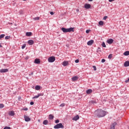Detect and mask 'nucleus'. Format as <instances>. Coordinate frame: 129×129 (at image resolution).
<instances>
[{
	"label": "nucleus",
	"instance_id": "nucleus-1",
	"mask_svg": "<svg viewBox=\"0 0 129 129\" xmlns=\"http://www.w3.org/2000/svg\"><path fill=\"white\" fill-rule=\"evenodd\" d=\"M107 112L103 110H97L95 111L94 114L97 117H103L106 115Z\"/></svg>",
	"mask_w": 129,
	"mask_h": 129
},
{
	"label": "nucleus",
	"instance_id": "nucleus-2",
	"mask_svg": "<svg viewBox=\"0 0 129 129\" xmlns=\"http://www.w3.org/2000/svg\"><path fill=\"white\" fill-rule=\"evenodd\" d=\"M61 31L63 33H70L71 32H74V28H65L64 27L61 28Z\"/></svg>",
	"mask_w": 129,
	"mask_h": 129
},
{
	"label": "nucleus",
	"instance_id": "nucleus-3",
	"mask_svg": "<svg viewBox=\"0 0 129 129\" xmlns=\"http://www.w3.org/2000/svg\"><path fill=\"white\" fill-rule=\"evenodd\" d=\"M54 128H64V125L62 123H59L54 126Z\"/></svg>",
	"mask_w": 129,
	"mask_h": 129
},
{
	"label": "nucleus",
	"instance_id": "nucleus-4",
	"mask_svg": "<svg viewBox=\"0 0 129 129\" xmlns=\"http://www.w3.org/2000/svg\"><path fill=\"white\" fill-rule=\"evenodd\" d=\"M55 60V56H50L48 58V61L49 63H53Z\"/></svg>",
	"mask_w": 129,
	"mask_h": 129
},
{
	"label": "nucleus",
	"instance_id": "nucleus-5",
	"mask_svg": "<svg viewBox=\"0 0 129 129\" xmlns=\"http://www.w3.org/2000/svg\"><path fill=\"white\" fill-rule=\"evenodd\" d=\"M43 95H44L43 94H42V93H39L37 95L33 97L32 98L33 99H37V98H39V97H40V96H43Z\"/></svg>",
	"mask_w": 129,
	"mask_h": 129
},
{
	"label": "nucleus",
	"instance_id": "nucleus-6",
	"mask_svg": "<svg viewBox=\"0 0 129 129\" xmlns=\"http://www.w3.org/2000/svg\"><path fill=\"white\" fill-rule=\"evenodd\" d=\"M1 73H6V72H9V70L8 69H3L0 70Z\"/></svg>",
	"mask_w": 129,
	"mask_h": 129
},
{
	"label": "nucleus",
	"instance_id": "nucleus-7",
	"mask_svg": "<svg viewBox=\"0 0 129 129\" xmlns=\"http://www.w3.org/2000/svg\"><path fill=\"white\" fill-rule=\"evenodd\" d=\"M85 9H86L87 10H88L91 8V5L90 4H86L84 6Z\"/></svg>",
	"mask_w": 129,
	"mask_h": 129
},
{
	"label": "nucleus",
	"instance_id": "nucleus-8",
	"mask_svg": "<svg viewBox=\"0 0 129 129\" xmlns=\"http://www.w3.org/2000/svg\"><path fill=\"white\" fill-rule=\"evenodd\" d=\"M24 119L25 121H31V118L27 115H24Z\"/></svg>",
	"mask_w": 129,
	"mask_h": 129
},
{
	"label": "nucleus",
	"instance_id": "nucleus-9",
	"mask_svg": "<svg viewBox=\"0 0 129 129\" xmlns=\"http://www.w3.org/2000/svg\"><path fill=\"white\" fill-rule=\"evenodd\" d=\"M8 114L10 116H14L15 115V112L14 111H10L8 112Z\"/></svg>",
	"mask_w": 129,
	"mask_h": 129
},
{
	"label": "nucleus",
	"instance_id": "nucleus-10",
	"mask_svg": "<svg viewBox=\"0 0 129 129\" xmlns=\"http://www.w3.org/2000/svg\"><path fill=\"white\" fill-rule=\"evenodd\" d=\"M94 43V41H93V40H90L87 42V45H88V46H91L92 45V44H93Z\"/></svg>",
	"mask_w": 129,
	"mask_h": 129
},
{
	"label": "nucleus",
	"instance_id": "nucleus-11",
	"mask_svg": "<svg viewBox=\"0 0 129 129\" xmlns=\"http://www.w3.org/2000/svg\"><path fill=\"white\" fill-rule=\"evenodd\" d=\"M34 63L35 64H40V63H41V61L40 60V59L36 58L34 60Z\"/></svg>",
	"mask_w": 129,
	"mask_h": 129
},
{
	"label": "nucleus",
	"instance_id": "nucleus-12",
	"mask_svg": "<svg viewBox=\"0 0 129 129\" xmlns=\"http://www.w3.org/2000/svg\"><path fill=\"white\" fill-rule=\"evenodd\" d=\"M72 80L73 82H74V81H77V80H78V77L77 76H75L74 77L72 78Z\"/></svg>",
	"mask_w": 129,
	"mask_h": 129
},
{
	"label": "nucleus",
	"instance_id": "nucleus-13",
	"mask_svg": "<svg viewBox=\"0 0 129 129\" xmlns=\"http://www.w3.org/2000/svg\"><path fill=\"white\" fill-rule=\"evenodd\" d=\"M115 125H116V123L114 122L111 125L110 129H114L115 128Z\"/></svg>",
	"mask_w": 129,
	"mask_h": 129
},
{
	"label": "nucleus",
	"instance_id": "nucleus-14",
	"mask_svg": "<svg viewBox=\"0 0 129 129\" xmlns=\"http://www.w3.org/2000/svg\"><path fill=\"white\" fill-rule=\"evenodd\" d=\"M107 42L108 43V44H112L113 43V39H109L107 40Z\"/></svg>",
	"mask_w": 129,
	"mask_h": 129
},
{
	"label": "nucleus",
	"instance_id": "nucleus-15",
	"mask_svg": "<svg viewBox=\"0 0 129 129\" xmlns=\"http://www.w3.org/2000/svg\"><path fill=\"white\" fill-rule=\"evenodd\" d=\"M90 103H91V104H95L96 103H97V100H93L90 101Z\"/></svg>",
	"mask_w": 129,
	"mask_h": 129
},
{
	"label": "nucleus",
	"instance_id": "nucleus-16",
	"mask_svg": "<svg viewBox=\"0 0 129 129\" xmlns=\"http://www.w3.org/2000/svg\"><path fill=\"white\" fill-rule=\"evenodd\" d=\"M79 115H77V116H75L74 118H72L73 120H78L79 119Z\"/></svg>",
	"mask_w": 129,
	"mask_h": 129
},
{
	"label": "nucleus",
	"instance_id": "nucleus-17",
	"mask_svg": "<svg viewBox=\"0 0 129 129\" xmlns=\"http://www.w3.org/2000/svg\"><path fill=\"white\" fill-rule=\"evenodd\" d=\"M124 67H128L129 66V61H126L124 63Z\"/></svg>",
	"mask_w": 129,
	"mask_h": 129
},
{
	"label": "nucleus",
	"instance_id": "nucleus-18",
	"mask_svg": "<svg viewBox=\"0 0 129 129\" xmlns=\"http://www.w3.org/2000/svg\"><path fill=\"white\" fill-rule=\"evenodd\" d=\"M28 43L29 44V45H33L34 41L32 40H30L28 41Z\"/></svg>",
	"mask_w": 129,
	"mask_h": 129
},
{
	"label": "nucleus",
	"instance_id": "nucleus-19",
	"mask_svg": "<svg viewBox=\"0 0 129 129\" xmlns=\"http://www.w3.org/2000/svg\"><path fill=\"white\" fill-rule=\"evenodd\" d=\"M68 64H69V62L68 61H64L62 62L63 66H67V65H68Z\"/></svg>",
	"mask_w": 129,
	"mask_h": 129
},
{
	"label": "nucleus",
	"instance_id": "nucleus-20",
	"mask_svg": "<svg viewBox=\"0 0 129 129\" xmlns=\"http://www.w3.org/2000/svg\"><path fill=\"white\" fill-rule=\"evenodd\" d=\"M92 92V90L91 89H88L86 91V93L87 94H90Z\"/></svg>",
	"mask_w": 129,
	"mask_h": 129
},
{
	"label": "nucleus",
	"instance_id": "nucleus-21",
	"mask_svg": "<svg viewBox=\"0 0 129 129\" xmlns=\"http://www.w3.org/2000/svg\"><path fill=\"white\" fill-rule=\"evenodd\" d=\"M26 36H27L28 37H31V36H32V32H27L26 33Z\"/></svg>",
	"mask_w": 129,
	"mask_h": 129
},
{
	"label": "nucleus",
	"instance_id": "nucleus-22",
	"mask_svg": "<svg viewBox=\"0 0 129 129\" xmlns=\"http://www.w3.org/2000/svg\"><path fill=\"white\" fill-rule=\"evenodd\" d=\"M123 55H124V56H128V55H129V51H126L124 52L123 53Z\"/></svg>",
	"mask_w": 129,
	"mask_h": 129
},
{
	"label": "nucleus",
	"instance_id": "nucleus-23",
	"mask_svg": "<svg viewBox=\"0 0 129 129\" xmlns=\"http://www.w3.org/2000/svg\"><path fill=\"white\" fill-rule=\"evenodd\" d=\"M36 90H40L41 89V87L40 86H35Z\"/></svg>",
	"mask_w": 129,
	"mask_h": 129
},
{
	"label": "nucleus",
	"instance_id": "nucleus-24",
	"mask_svg": "<svg viewBox=\"0 0 129 129\" xmlns=\"http://www.w3.org/2000/svg\"><path fill=\"white\" fill-rule=\"evenodd\" d=\"M49 119H53L54 116L53 115H52V114H50L49 115Z\"/></svg>",
	"mask_w": 129,
	"mask_h": 129
},
{
	"label": "nucleus",
	"instance_id": "nucleus-25",
	"mask_svg": "<svg viewBox=\"0 0 129 129\" xmlns=\"http://www.w3.org/2000/svg\"><path fill=\"white\" fill-rule=\"evenodd\" d=\"M43 123V124H44L45 125L48 124V121H47V120H44Z\"/></svg>",
	"mask_w": 129,
	"mask_h": 129
},
{
	"label": "nucleus",
	"instance_id": "nucleus-26",
	"mask_svg": "<svg viewBox=\"0 0 129 129\" xmlns=\"http://www.w3.org/2000/svg\"><path fill=\"white\" fill-rule=\"evenodd\" d=\"M33 20H34V21H39V20H40V17H37L36 18H33Z\"/></svg>",
	"mask_w": 129,
	"mask_h": 129
},
{
	"label": "nucleus",
	"instance_id": "nucleus-27",
	"mask_svg": "<svg viewBox=\"0 0 129 129\" xmlns=\"http://www.w3.org/2000/svg\"><path fill=\"white\" fill-rule=\"evenodd\" d=\"M99 25H100V26H103V21L99 22Z\"/></svg>",
	"mask_w": 129,
	"mask_h": 129
},
{
	"label": "nucleus",
	"instance_id": "nucleus-28",
	"mask_svg": "<svg viewBox=\"0 0 129 129\" xmlns=\"http://www.w3.org/2000/svg\"><path fill=\"white\" fill-rule=\"evenodd\" d=\"M102 47H103L104 48H106V45H105V43H104V42H103L102 44Z\"/></svg>",
	"mask_w": 129,
	"mask_h": 129
},
{
	"label": "nucleus",
	"instance_id": "nucleus-29",
	"mask_svg": "<svg viewBox=\"0 0 129 129\" xmlns=\"http://www.w3.org/2000/svg\"><path fill=\"white\" fill-rule=\"evenodd\" d=\"M5 107V105L4 104H0V108H4Z\"/></svg>",
	"mask_w": 129,
	"mask_h": 129
},
{
	"label": "nucleus",
	"instance_id": "nucleus-30",
	"mask_svg": "<svg viewBox=\"0 0 129 129\" xmlns=\"http://www.w3.org/2000/svg\"><path fill=\"white\" fill-rule=\"evenodd\" d=\"M108 59H111L112 58V54H110L108 57Z\"/></svg>",
	"mask_w": 129,
	"mask_h": 129
},
{
	"label": "nucleus",
	"instance_id": "nucleus-31",
	"mask_svg": "<svg viewBox=\"0 0 129 129\" xmlns=\"http://www.w3.org/2000/svg\"><path fill=\"white\" fill-rule=\"evenodd\" d=\"M5 34H2L0 35V39H3V38H5Z\"/></svg>",
	"mask_w": 129,
	"mask_h": 129
},
{
	"label": "nucleus",
	"instance_id": "nucleus-32",
	"mask_svg": "<svg viewBox=\"0 0 129 129\" xmlns=\"http://www.w3.org/2000/svg\"><path fill=\"white\" fill-rule=\"evenodd\" d=\"M10 38H11L10 36H7L5 37V39L6 40H9V39H10Z\"/></svg>",
	"mask_w": 129,
	"mask_h": 129
},
{
	"label": "nucleus",
	"instance_id": "nucleus-33",
	"mask_svg": "<svg viewBox=\"0 0 129 129\" xmlns=\"http://www.w3.org/2000/svg\"><path fill=\"white\" fill-rule=\"evenodd\" d=\"M26 44H23L22 46V49H24V48H26Z\"/></svg>",
	"mask_w": 129,
	"mask_h": 129
},
{
	"label": "nucleus",
	"instance_id": "nucleus-34",
	"mask_svg": "<svg viewBox=\"0 0 129 129\" xmlns=\"http://www.w3.org/2000/svg\"><path fill=\"white\" fill-rule=\"evenodd\" d=\"M60 106H61V107H63V106H65V104L62 103L60 105Z\"/></svg>",
	"mask_w": 129,
	"mask_h": 129
},
{
	"label": "nucleus",
	"instance_id": "nucleus-35",
	"mask_svg": "<svg viewBox=\"0 0 129 129\" xmlns=\"http://www.w3.org/2000/svg\"><path fill=\"white\" fill-rule=\"evenodd\" d=\"M90 32V30H87L86 31V33L87 34H88Z\"/></svg>",
	"mask_w": 129,
	"mask_h": 129
},
{
	"label": "nucleus",
	"instance_id": "nucleus-36",
	"mask_svg": "<svg viewBox=\"0 0 129 129\" xmlns=\"http://www.w3.org/2000/svg\"><path fill=\"white\" fill-rule=\"evenodd\" d=\"M128 82H129V78L126 81H125V83H128Z\"/></svg>",
	"mask_w": 129,
	"mask_h": 129
},
{
	"label": "nucleus",
	"instance_id": "nucleus-37",
	"mask_svg": "<svg viewBox=\"0 0 129 129\" xmlns=\"http://www.w3.org/2000/svg\"><path fill=\"white\" fill-rule=\"evenodd\" d=\"M107 18H108L107 16H105V17H103V20H106V19H107Z\"/></svg>",
	"mask_w": 129,
	"mask_h": 129
},
{
	"label": "nucleus",
	"instance_id": "nucleus-38",
	"mask_svg": "<svg viewBox=\"0 0 129 129\" xmlns=\"http://www.w3.org/2000/svg\"><path fill=\"white\" fill-rule=\"evenodd\" d=\"M102 63H104V62H105V59H102L101 60Z\"/></svg>",
	"mask_w": 129,
	"mask_h": 129
},
{
	"label": "nucleus",
	"instance_id": "nucleus-39",
	"mask_svg": "<svg viewBox=\"0 0 129 129\" xmlns=\"http://www.w3.org/2000/svg\"><path fill=\"white\" fill-rule=\"evenodd\" d=\"M75 62H76V63H79V59H76V60H75Z\"/></svg>",
	"mask_w": 129,
	"mask_h": 129
},
{
	"label": "nucleus",
	"instance_id": "nucleus-40",
	"mask_svg": "<svg viewBox=\"0 0 129 129\" xmlns=\"http://www.w3.org/2000/svg\"><path fill=\"white\" fill-rule=\"evenodd\" d=\"M93 68H94V70L95 71H96V67L94 66L93 67Z\"/></svg>",
	"mask_w": 129,
	"mask_h": 129
},
{
	"label": "nucleus",
	"instance_id": "nucleus-41",
	"mask_svg": "<svg viewBox=\"0 0 129 129\" xmlns=\"http://www.w3.org/2000/svg\"><path fill=\"white\" fill-rule=\"evenodd\" d=\"M59 120H56L55 121V123H59Z\"/></svg>",
	"mask_w": 129,
	"mask_h": 129
},
{
	"label": "nucleus",
	"instance_id": "nucleus-42",
	"mask_svg": "<svg viewBox=\"0 0 129 129\" xmlns=\"http://www.w3.org/2000/svg\"><path fill=\"white\" fill-rule=\"evenodd\" d=\"M30 105H34V102H30Z\"/></svg>",
	"mask_w": 129,
	"mask_h": 129
},
{
	"label": "nucleus",
	"instance_id": "nucleus-43",
	"mask_svg": "<svg viewBox=\"0 0 129 129\" xmlns=\"http://www.w3.org/2000/svg\"><path fill=\"white\" fill-rule=\"evenodd\" d=\"M50 15H54V12H50Z\"/></svg>",
	"mask_w": 129,
	"mask_h": 129
},
{
	"label": "nucleus",
	"instance_id": "nucleus-44",
	"mask_svg": "<svg viewBox=\"0 0 129 129\" xmlns=\"http://www.w3.org/2000/svg\"><path fill=\"white\" fill-rule=\"evenodd\" d=\"M109 2L111 3V2H114V0H109Z\"/></svg>",
	"mask_w": 129,
	"mask_h": 129
},
{
	"label": "nucleus",
	"instance_id": "nucleus-45",
	"mask_svg": "<svg viewBox=\"0 0 129 129\" xmlns=\"http://www.w3.org/2000/svg\"><path fill=\"white\" fill-rule=\"evenodd\" d=\"M33 74H34V73L33 72H31V73L30 74H29V75L30 76L33 75Z\"/></svg>",
	"mask_w": 129,
	"mask_h": 129
},
{
	"label": "nucleus",
	"instance_id": "nucleus-46",
	"mask_svg": "<svg viewBox=\"0 0 129 129\" xmlns=\"http://www.w3.org/2000/svg\"><path fill=\"white\" fill-rule=\"evenodd\" d=\"M24 110H28V108H26L25 109H24Z\"/></svg>",
	"mask_w": 129,
	"mask_h": 129
},
{
	"label": "nucleus",
	"instance_id": "nucleus-47",
	"mask_svg": "<svg viewBox=\"0 0 129 129\" xmlns=\"http://www.w3.org/2000/svg\"><path fill=\"white\" fill-rule=\"evenodd\" d=\"M0 48H3V46L0 44Z\"/></svg>",
	"mask_w": 129,
	"mask_h": 129
},
{
	"label": "nucleus",
	"instance_id": "nucleus-48",
	"mask_svg": "<svg viewBox=\"0 0 129 129\" xmlns=\"http://www.w3.org/2000/svg\"><path fill=\"white\" fill-rule=\"evenodd\" d=\"M89 1V2H92V1H93V0H88Z\"/></svg>",
	"mask_w": 129,
	"mask_h": 129
},
{
	"label": "nucleus",
	"instance_id": "nucleus-49",
	"mask_svg": "<svg viewBox=\"0 0 129 129\" xmlns=\"http://www.w3.org/2000/svg\"><path fill=\"white\" fill-rule=\"evenodd\" d=\"M23 1H27V0H23Z\"/></svg>",
	"mask_w": 129,
	"mask_h": 129
}]
</instances>
